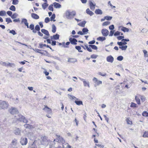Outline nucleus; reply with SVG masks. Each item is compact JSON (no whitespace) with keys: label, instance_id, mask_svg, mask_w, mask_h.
Segmentation results:
<instances>
[{"label":"nucleus","instance_id":"49","mask_svg":"<svg viewBox=\"0 0 148 148\" xmlns=\"http://www.w3.org/2000/svg\"><path fill=\"white\" fill-rule=\"evenodd\" d=\"M112 17L107 16H105V18L108 21H109L111 20L112 18Z\"/></svg>","mask_w":148,"mask_h":148},{"label":"nucleus","instance_id":"33","mask_svg":"<svg viewBox=\"0 0 148 148\" xmlns=\"http://www.w3.org/2000/svg\"><path fill=\"white\" fill-rule=\"evenodd\" d=\"M48 5V4L47 3H45L42 5V7L44 10H45Z\"/></svg>","mask_w":148,"mask_h":148},{"label":"nucleus","instance_id":"26","mask_svg":"<svg viewBox=\"0 0 148 148\" xmlns=\"http://www.w3.org/2000/svg\"><path fill=\"white\" fill-rule=\"evenodd\" d=\"M95 12L96 14H102L103 13L102 10L99 9H96Z\"/></svg>","mask_w":148,"mask_h":148},{"label":"nucleus","instance_id":"13","mask_svg":"<svg viewBox=\"0 0 148 148\" xmlns=\"http://www.w3.org/2000/svg\"><path fill=\"white\" fill-rule=\"evenodd\" d=\"M21 23L22 24L23 23L26 26L27 28H29V24L27 22V19L25 18H23L22 19Z\"/></svg>","mask_w":148,"mask_h":148},{"label":"nucleus","instance_id":"9","mask_svg":"<svg viewBox=\"0 0 148 148\" xmlns=\"http://www.w3.org/2000/svg\"><path fill=\"white\" fill-rule=\"evenodd\" d=\"M45 107L43 109V110H45L46 112L48 114H51L52 113V111L51 109L47 107V106H45Z\"/></svg>","mask_w":148,"mask_h":148},{"label":"nucleus","instance_id":"5","mask_svg":"<svg viewBox=\"0 0 148 148\" xmlns=\"http://www.w3.org/2000/svg\"><path fill=\"white\" fill-rule=\"evenodd\" d=\"M57 138L56 139V141H58V143H63L65 141L64 139L60 135H57ZM55 141L56 140H54Z\"/></svg>","mask_w":148,"mask_h":148},{"label":"nucleus","instance_id":"39","mask_svg":"<svg viewBox=\"0 0 148 148\" xmlns=\"http://www.w3.org/2000/svg\"><path fill=\"white\" fill-rule=\"evenodd\" d=\"M135 99L136 100L137 103L138 104H140V101L139 98L137 96H136L135 97Z\"/></svg>","mask_w":148,"mask_h":148},{"label":"nucleus","instance_id":"63","mask_svg":"<svg viewBox=\"0 0 148 148\" xmlns=\"http://www.w3.org/2000/svg\"><path fill=\"white\" fill-rule=\"evenodd\" d=\"M12 12L10 11H8L7 12V14L10 16L12 15Z\"/></svg>","mask_w":148,"mask_h":148},{"label":"nucleus","instance_id":"50","mask_svg":"<svg viewBox=\"0 0 148 148\" xmlns=\"http://www.w3.org/2000/svg\"><path fill=\"white\" fill-rule=\"evenodd\" d=\"M53 4L50 5L48 8L49 10L53 11Z\"/></svg>","mask_w":148,"mask_h":148},{"label":"nucleus","instance_id":"11","mask_svg":"<svg viewBox=\"0 0 148 148\" xmlns=\"http://www.w3.org/2000/svg\"><path fill=\"white\" fill-rule=\"evenodd\" d=\"M106 60L108 62L112 63L114 61V58L112 56L110 55L107 57Z\"/></svg>","mask_w":148,"mask_h":148},{"label":"nucleus","instance_id":"25","mask_svg":"<svg viewBox=\"0 0 148 148\" xmlns=\"http://www.w3.org/2000/svg\"><path fill=\"white\" fill-rule=\"evenodd\" d=\"M86 12L88 14L90 15V16H92L94 14V13L91 11L89 8H88L86 10Z\"/></svg>","mask_w":148,"mask_h":148},{"label":"nucleus","instance_id":"3","mask_svg":"<svg viewBox=\"0 0 148 148\" xmlns=\"http://www.w3.org/2000/svg\"><path fill=\"white\" fill-rule=\"evenodd\" d=\"M21 130L19 128L15 127L13 130V132L16 135H21Z\"/></svg>","mask_w":148,"mask_h":148},{"label":"nucleus","instance_id":"8","mask_svg":"<svg viewBox=\"0 0 148 148\" xmlns=\"http://www.w3.org/2000/svg\"><path fill=\"white\" fill-rule=\"evenodd\" d=\"M27 136L32 140H33L36 138L35 136L32 132H28L27 134Z\"/></svg>","mask_w":148,"mask_h":148},{"label":"nucleus","instance_id":"36","mask_svg":"<svg viewBox=\"0 0 148 148\" xmlns=\"http://www.w3.org/2000/svg\"><path fill=\"white\" fill-rule=\"evenodd\" d=\"M12 145L14 146H16L17 144V140L14 139H13L12 142Z\"/></svg>","mask_w":148,"mask_h":148},{"label":"nucleus","instance_id":"20","mask_svg":"<svg viewBox=\"0 0 148 148\" xmlns=\"http://www.w3.org/2000/svg\"><path fill=\"white\" fill-rule=\"evenodd\" d=\"M24 126L26 129H30L33 128V126L28 124H25L24 125Z\"/></svg>","mask_w":148,"mask_h":148},{"label":"nucleus","instance_id":"18","mask_svg":"<svg viewBox=\"0 0 148 148\" xmlns=\"http://www.w3.org/2000/svg\"><path fill=\"white\" fill-rule=\"evenodd\" d=\"M54 7L56 8H60L61 7V5L58 3L56 2H54L53 3Z\"/></svg>","mask_w":148,"mask_h":148},{"label":"nucleus","instance_id":"42","mask_svg":"<svg viewBox=\"0 0 148 148\" xmlns=\"http://www.w3.org/2000/svg\"><path fill=\"white\" fill-rule=\"evenodd\" d=\"M5 21L7 22V24H8L10 23H11L12 22L11 19L10 18H6Z\"/></svg>","mask_w":148,"mask_h":148},{"label":"nucleus","instance_id":"24","mask_svg":"<svg viewBox=\"0 0 148 148\" xmlns=\"http://www.w3.org/2000/svg\"><path fill=\"white\" fill-rule=\"evenodd\" d=\"M86 22V21H84L79 23L78 25L82 27H84Z\"/></svg>","mask_w":148,"mask_h":148},{"label":"nucleus","instance_id":"23","mask_svg":"<svg viewBox=\"0 0 148 148\" xmlns=\"http://www.w3.org/2000/svg\"><path fill=\"white\" fill-rule=\"evenodd\" d=\"M68 62L70 63H74L77 62V60L76 59L73 58H69L67 61Z\"/></svg>","mask_w":148,"mask_h":148},{"label":"nucleus","instance_id":"32","mask_svg":"<svg viewBox=\"0 0 148 148\" xmlns=\"http://www.w3.org/2000/svg\"><path fill=\"white\" fill-rule=\"evenodd\" d=\"M60 35L58 34H56L53 36V40H57L59 38Z\"/></svg>","mask_w":148,"mask_h":148},{"label":"nucleus","instance_id":"1","mask_svg":"<svg viewBox=\"0 0 148 148\" xmlns=\"http://www.w3.org/2000/svg\"><path fill=\"white\" fill-rule=\"evenodd\" d=\"M8 102L0 100V109H6L8 107Z\"/></svg>","mask_w":148,"mask_h":148},{"label":"nucleus","instance_id":"38","mask_svg":"<svg viewBox=\"0 0 148 148\" xmlns=\"http://www.w3.org/2000/svg\"><path fill=\"white\" fill-rule=\"evenodd\" d=\"M75 48L78 51V52H83L82 51L80 50L81 49V47L80 46H76L75 47Z\"/></svg>","mask_w":148,"mask_h":148},{"label":"nucleus","instance_id":"47","mask_svg":"<svg viewBox=\"0 0 148 148\" xmlns=\"http://www.w3.org/2000/svg\"><path fill=\"white\" fill-rule=\"evenodd\" d=\"M142 115L143 116H148V112L146 111H144L143 112Z\"/></svg>","mask_w":148,"mask_h":148},{"label":"nucleus","instance_id":"55","mask_svg":"<svg viewBox=\"0 0 148 148\" xmlns=\"http://www.w3.org/2000/svg\"><path fill=\"white\" fill-rule=\"evenodd\" d=\"M28 148H37L36 146L33 143L32 145L29 146Z\"/></svg>","mask_w":148,"mask_h":148},{"label":"nucleus","instance_id":"4","mask_svg":"<svg viewBox=\"0 0 148 148\" xmlns=\"http://www.w3.org/2000/svg\"><path fill=\"white\" fill-rule=\"evenodd\" d=\"M19 118L18 119V121L21 122H23L24 123H27L28 122L27 120L23 116L21 115H19Z\"/></svg>","mask_w":148,"mask_h":148},{"label":"nucleus","instance_id":"12","mask_svg":"<svg viewBox=\"0 0 148 148\" xmlns=\"http://www.w3.org/2000/svg\"><path fill=\"white\" fill-rule=\"evenodd\" d=\"M69 41L73 45H76L77 44V41L75 38H70L69 39Z\"/></svg>","mask_w":148,"mask_h":148},{"label":"nucleus","instance_id":"27","mask_svg":"<svg viewBox=\"0 0 148 148\" xmlns=\"http://www.w3.org/2000/svg\"><path fill=\"white\" fill-rule=\"evenodd\" d=\"M106 39V38L105 37L100 36L97 38V40H98L100 41H103Z\"/></svg>","mask_w":148,"mask_h":148},{"label":"nucleus","instance_id":"35","mask_svg":"<svg viewBox=\"0 0 148 148\" xmlns=\"http://www.w3.org/2000/svg\"><path fill=\"white\" fill-rule=\"evenodd\" d=\"M6 15V12L4 10H2L0 11V16H3Z\"/></svg>","mask_w":148,"mask_h":148},{"label":"nucleus","instance_id":"6","mask_svg":"<svg viewBox=\"0 0 148 148\" xmlns=\"http://www.w3.org/2000/svg\"><path fill=\"white\" fill-rule=\"evenodd\" d=\"M20 142L22 145H25L27 143V139L26 138H21Z\"/></svg>","mask_w":148,"mask_h":148},{"label":"nucleus","instance_id":"45","mask_svg":"<svg viewBox=\"0 0 148 148\" xmlns=\"http://www.w3.org/2000/svg\"><path fill=\"white\" fill-rule=\"evenodd\" d=\"M10 31L9 33L12 34L13 35H14L16 34V32L15 30H10V29H8V31Z\"/></svg>","mask_w":148,"mask_h":148},{"label":"nucleus","instance_id":"52","mask_svg":"<svg viewBox=\"0 0 148 148\" xmlns=\"http://www.w3.org/2000/svg\"><path fill=\"white\" fill-rule=\"evenodd\" d=\"M18 0H12V4L13 5H17L18 3Z\"/></svg>","mask_w":148,"mask_h":148},{"label":"nucleus","instance_id":"7","mask_svg":"<svg viewBox=\"0 0 148 148\" xmlns=\"http://www.w3.org/2000/svg\"><path fill=\"white\" fill-rule=\"evenodd\" d=\"M101 32L103 36L105 37L107 36L109 34L108 31L106 29H102Z\"/></svg>","mask_w":148,"mask_h":148},{"label":"nucleus","instance_id":"16","mask_svg":"<svg viewBox=\"0 0 148 148\" xmlns=\"http://www.w3.org/2000/svg\"><path fill=\"white\" fill-rule=\"evenodd\" d=\"M89 2L90 9L92 10H93L95 9V4H94L91 1H89Z\"/></svg>","mask_w":148,"mask_h":148},{"label":"nucleus","instance_id":"56","mask_svg":"<svg viewBox=\"0 0 148 148\" xmlns=\"http://www.w3.org/2000/svg\"><path fill=\"white\" fill-rule=\"evenodd\" d=\"M137 105H136V104L133 102H132L131 105H130V107L136 108L137 107Z\"/></svg>","mask_w":148,"mask_h":148},{"label":"nucleus","instance_id":"19","mask_svg":"<svg viewBox=\"0 0 148 148\" xmlns=\"http://www.w3.org/2000/svg\"><path fill=\"white\" fill-rule=\"evenodd\" d=\"M41 32L42 33H43L44 34L46 35L47 36H49V34L48 31L45 29H41Z\"/></svg>","mask_w":148,"mask_h":148},{"label":"nucleus","instance_id":"64","mask_svg":"<svg viewBox=\"0 0 148 148\" xmlns=\"http://www.w3.org/2000/svg\"><path fill=\"white\" fill-rule=\"evenodd\" d=\"M114 30H111L110 32V34L109 35V36H112L114 34Z\"/></svg>","mask_w":148,"mask_h":148},{"label":"nucleus","instance_id":"10","mask_svg":"<svg viewBox=\"0 0 148 148\" xmlns=\"http://www.w3.org/2000/svg\"><path fill=\"white\" fill-rule=\"evenodd\" d=\"M9 111L11 114H14L16 113L18 111L16 108L12 107L9 109Z\"/></svg>","mask_w":148,"mask_h":148},{"label":"nucleus","instance_id":"40","mask_svg":"<svg viewBox=\"0 0 148 148\" xmlns=\"http://www.w3.org/2000/svg\"><path fill=\"white\" fill-rule=\"evenodd\" d=\"M56 17V15L54 14H53L50 18L51 21H55L56 20L54 19Z\"/></svg>","mask_w":148,"mask_h":148},{"label":"nucleus","instance_id":"48","mask_svg":"<svg viewBox=\"0 0 148 148\" xmlns=\"http://www.w3.org/2000/svg\"><path fill=\"white\" fill-rule=\"evenodd\" d=\"M46 46V44H42V43H40L39 44V47H38V48H39L40 49L43 48V47H45Z\"/></svg>","mask_w":148,"mask_h":148},{"label":"nucleus","instance_id":"51","mask_svg":"<svg viewBox=\"0 0 148 148\" xmlns=\"http://www.w3.org/2000/svg\"><path fill=\"white\" fill-rule=\"evenodd\" d=\"M35 29L38 32L39 31L40 29V26L38 25H37L35 26Z\"/></svg>","mask_w":148,"mask_h":148},{"label":"nucleus","instance_id":"61","mask_svg":"<svg viewBox=\"0 0 148 148\" xmlns=\"http://www.w3.org/2000/svg\"><path fill=\"white\" fill-rule=\"evenodd\" d=\"M143 137H148V132H145L143 135Z\"/></svg>","mask_w":148,"mask_h":148},{"label":"nucleus","instance_id":"30","mask_svg":"<svg viewBox=\"0 0 148 148\" xmlns=\"http://www.w3.org/2000/svg\"><path fill=\"white\" fill-rule=\"evenodd\" d=\"M88 31V29L86 28H84L82 29V32L84 33V35L86 34L87 32Z\"/></svg>","mask_w":148,"mask_h":148},{"label":"nucleus","instance_id":"34","mask_svg":"<svg viewBox=\"0 0 148 148\" xmlns=\"http://www.w3.org/2000/svg\"><path fill=\"white\" fill-rule=\"evenodd\" d=\"M127 45H125L122 46H119V48L121 49L123 51H125L127 49Z\"/></svg>","mask_w":148,"mask_h":148},{"label":"nucleus","instance_id":"37","mask_svg":"<svg viewBox=\"0 0 148 148\" xmlns=\"http://www.w3.org/2000/svg\"><path fill=\"white\" fill-rule=\"evenodd\" d=\"M56 31V28L54 24L52 25V32L53 33H55Z\"/></svg>","mask_w":148,"mask_h":148},{"label":"nucleus","instance_id":"2","mask_svg":"<svg viewBox=\"0 0 148 148\" xmlns=\"http://www.w3.org/2000/svg\"><path fill=\"white\" fill-rule=\"evenodd\" d=\"M41 142L42 145H47L49 144L48 141L47 140V137L45 136H42L41 137Z\"/></svg>","mask_w":148,"mask_h":148},{"label":"nucleus","instance_id":"21","mask_svg":"<svg viewBox=\"0 0 148 148\" xmlns=\"http://www.w3.org/2000/svg\"><path fill=\"white\" fill-rule=\"evenodd\" d=\"M33 50L36 52V53H40V54H44V55H45V54H44V52H41V51H43L44 50H42V49H33Z\"/></svg>","mask_w":148,"mask_h":148},{"label":"nucleus","instance_id":"53","mask_svg":"<svg viewBox=\"0 0 148 148\" xmlns=\"http://www.w3.org/2000/svg\"><path fill=\"white\" fill-rule=\"evenodd\" d=\"M15 64L14 63H11L10 62H9V66H8L14 68L15 66Z\"/></svg>","mask_w":148,"mask_h":148},{"label":"nucleus","instance_id":"59","mask_svg":"<svg viewBox=\"0 0 148 148\" xmlns=\"http://www.w3.org/2000/svg\"><path fill=\"white\" fill-rule=\"evenodd\" d=\"M98 55L93 54L91 55L90 58L92 59H96Z\"/></svg>","mask_w":148,"mask_h":148},{"label":"nucleus","instance_id":"29","mask_svg":"<svg viewBox=\"0 0 148 148\" xmlns=\"http://www.w3.org/2000/svg\"><path fill=\"white\" fill-rule=\"evenodd\" d=\"M121 30L124 32H128L129 31V29L124 27H122L121 29Z\"/></svg>","mask_w":148,"mask_h":148},{"label":"nucleus","instance_id":"43","mask_svg":"<svg viewBox=\"0 0 148 148\" xmlns=\"http://www.w3.org/2000/svg\"><path fill=\"white\" fill-rule=\"evenodd\" d=\"M143 51L144 54V57L148 58V54L147 51L145 50H143Z\"/></svg>","mask_w":148,"mask_h":148},{"label":"nucleus","instance_id":"62","mask_svg":"<svg viewBox=\"0 0 148 148\" xmlns=\"http://www.w3.org/2000/svg\"><path fill=\"white\" fill-rule=\"evenodd\" d=\"M109 28L110 29L112 30L114 28V26L113 25H112L109 27Z\"/></svg>","mask_w":148,"mask_h":148},{"label":"nucleus","instance_id":"14","mask_svg":"<svg viewBox=\"0 0 148 148\" xmlns=\"http://www.w3.org/2000/svg\"><path fill=\"white\" fill-rule=\"evenodd\" d=\"M92 80L95 83H97V86L101 84L102 83V82L101 81L98 80L97 79L96 77H94Z\"/></svg>","mask_w":148,"mask_h":148},{"label":"nucleus","instance_id":"15","mask_svg":"<svg viewBox=\"0 0 148 148\" xmlns=\"http://www.w3.org/2000/svg\"><path fill=\"white\" fill-rule=\"evenodd\" d=\"M66 18L68 19H71V12L69 10H67L65 13Z\"/></svg>","mask_w":148,"mask_h":148},{"label":"nucleus","instance_id":"22","mask_svg":"<svg viewBox=\"0 0 148 148\" xmlns=\"http://www.w3.org/2000/svg\"><path fill=\"white\" fill-rule=\"evenodd\" d=\"M62 148H71V147L67 143L64 142L62 143Z\"/></svg>","mask_w":148,"mask_h":148},{"label":"nucleus","instance_id":"60","mask_svg":"<svg viewBox=\"0 0 148 148\" xmlns=\"http://www.w3.org/2000/svg\"><path fill=\"white\" fill-rule=\"evenodd\" d=\"M121 33L119 31L116 32L114 34V35L115 36H119L120 35V34Z\"/></svg>","mask_w":148,"mask_h":148},{"label":"nucleus","instance_id":"44","mask_svg":"<svg viewBox=\"0 0 148 148\" xmlns=\"http://www.w3.org/2000/svg\"><path fill=\"white\" fill-rule=\"evenodd\" d=\"M9 9L12 11H15L16 10V8L13 5H12L9 8Z\"/></svg>","mask_w":148,"mask_h":148},{"label":"nucleus","instance_id":"58","mask_svg":"<svg viewBox=\"0 0 148 148\" xmlns=\"http://www.w3.org/2000/svg\"><path fill=\"white\" fill-rule=\"evenodd\" d=\"M50 20L49 17H46L45 20V22L46 23H48L50 21Z\"/></svg>","mask_w":148,"mask_h":148},{"label":"nucleus","instance_id":"17","mask_svg":"<svg viewBox=\"0 0 148 148\" xmlns=\"http://www.w3.org/2000/svg\"><path fill=\"white\" fill-rule=\"evenodd\" d=\"M31 16L32 18L35 19H38L39 18V16L36 14L34 13H32Z\"/></svg>","mask_w":148,"mask_h":148},{"label":"nucleus","instance_id":"57","mask_svg":"<svg viewBox=\"0 0 148 148\" xmlns=\"http://www.w3.org/2000/svg\"><path fill=\"white\" fill-rule=\"evenodd\" d=\"M34 25L33 24H32L29 25V28L31 29V30H33L34 29Z\"/></svg>","mask_w":148,"mask_h":148},{"label":"nucleus","instance_id":"46","mask_svg":"<svg viewBox=\"0 0 148 148\" xmlns=\"http://www.w3.org/2000/svg\"><path fill=\"white\" fill-rule=\"evenodd\" d=\"M123 59V57L121 56H119L117 58V60L120 61H121Z\"/></svg>","mask_w":148,"mask_h":148},{"label":"nucleus","instance_id":"31","mask_svg":"<svg viewBox=\"0 0 148 148\" xmlns=\"http://www.w3.org/2000/svg\"><path fill=\"white\" fill-rule=\"evenodd\" d=\"M75 103L76 104V105L78 106L83 105L82 101H81L75 100Z\"/></svg>","mask_w":148,"mask_h":148},{"label":"nucleus","instance_id":"54","mask_svg":"<svg viewBox=\"0 0 148 148\" xmlns=\"http://www.w3.org/2000/svg\"><path fill=\"white\" fill-rule=\"evenodd\" d=\"M110 24V22L109 21H106L103 23L102 25L105 26L108 25Z\"/></svg>","mask_w":148,"mask_h":148},{"label":"nucleus","instance_id":"41","mask_svg":"<svg viewBox=\"0 0 148 148\" xmlns=\"http://www.w3.org/2000/svg\"><path fill=\"white\" fill-rule=\"evenodd\" d=\"M18 16V15L16 13H14L12 15L11 17L12 19H14L16 18Z\"/></svg>","mask_w":148,"mask_h":148},{"label":"nucleus","instance_id":"28","mask_svg":"<svg viewBox=\"0 0 148 148\" xmlns=\"http://www.w3.org/2000/svg\"><path fill=\"white\" fill-rule=\"evenodd\" d=\"M83 84L84 86H88V88H90V84L88 81H86L85 80L83 82Z\"/></svg>","mask_w":148,"mask_h":148}]
</instances>
